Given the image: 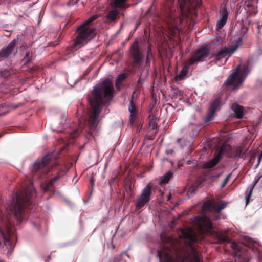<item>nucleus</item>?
Returning <instances> with one entry per match:
<instances>
[{
	"label": "nucleus",
	"instance_id": "obj_1",
	"mask_svg": "<svg viewBox=\"0 0 262 262\" xmlns=\"http://www.w3.org/2000/svg\"><path fill=\"white\" fill-rule=\"evenodd\" d=\"M30 193L25 189L15 193L11 204L6 207L7 212L1 219L3 227L0 226V233L8 249L12 247L13 226L20 224L24 219V208L30 205Z\"/></svg>",
	"mask_w": 262,
	"mask_h": 262
},
{
	"label": "nucleus",
	"instance_id": "obj_2",
	"mask_svg": "<svg viewBox=\"0 0 262 262\" xmlns=\"http://www.w3.org/2000/svg\"><path fill=\"white\" fill-rule=\"evenodd\" d=\"M114 88L112 81L108 79L93 87L91 95H89L88 101L92 107V111L88 120V130L85 134V137L90 140L94 138L97 133V121L102 107L107 101L113 97Z\"/></svg>",
	"mask_w": 262,
	"mask_h": 262
},
{
	"label": "nucleus",
	"instance_id": "obj_3",
	"mask_svg": "<svg viewBox=\"0 0 262 262\" xmlns=\"http://www.w3.org/2000/svg\"><path fill=\"white\" fill-rule=\"evenodd\" d=\"M180 236L185 240L186 247L176 250L174 256L158 251L160 262H201L200 255L193 245L198 238L192 229H181Z\"/></svg>",
	"mask_w": 262,
	"mask_h": 262
},
{
	"label": "nucleus",
	"instance_id": "obj_4",
	"mask_svg": "<svg viewBox=\"0 0 262 262\" xmlns=\"http://www.w3.org/2000/svg\"><path fill=\"white\" fill-rule=\"evenodd\" d=\"M56 157L53 154H49L41 160H37L33 165L32 172L33 177L40 179L47 174L51 169L55 167L58 163L55 162Z\"/></svg>",
	"mask_w": 262,
	"mask_h": 262
},
{
	"label": "nucleus",
	"instance_id": "obj_5",
	"mask_svg": "<svg viewBox=\"0 0 262 262\" xmlns=\"http://www.w3.org/2000/svg\"><path fill=\"white\" fill-rule=\"evenodd\" d=\"M76 36L73 43L74 47L83 46L94 38L97 34L96 29L92 28L80 27L79 25L76 30Z\"/></svg>",
	"mask_w": 262,
	"mask_h": 262
},
{
	"label": "nucleus",
	"instance_id": "obj_6",
	"mask_svg": "<svg viewBox=\"0 0 262 262\" xmlns=\"http://www.w3.org/2000/svg\"><path fill=\"white\" fill-rule=\"evenodd\" d=\"M129 53L132 59V66L134 68L140 66L143 60V53L141 50L138 40H136L130 45Z\"/></svg>",
	"mask_w": 262,
	"mask_h": 262
},
{
	"label": "nucleus",
	"instance_id": "obj_7",
	"mask_svg": "<svg viewBox=\"0 0 262 262\" xmlns=\"http://www.w3.org/2000/svg\"><path fill=\"white\" fill-rule=\"evenodd\" d=\"M210 49L208 46L201 47L192 53L191 57L188 60V66H191L198 62H203L208 56Z\"/></svg>",
	"mask_w": 262,
	"mask_h": 262
},
{
	"label": "nucleus",
	"instance_id": "obj_8",
	"mask_svg": "<svg viewBox=\"0 0 262 262\" xmlns=\"http://www.w3.org/2000/svg\"><path fill=\"white\" fill-rule=\"evenodd\" d=\"M194 224L202 234H210L213 228L210 220L206 217L198 216L194 219Z\"/></svg>",
	"mask_w": 262,
	"mask_h": 262
},
{
	"label": "nucleus",
	"instance_id": "obj_9",
	"mask_svg": "<svg viewBox=\"0 0 262 262\" xmlns=\"http://www.w3.org/2000/svg\"><path fill=\"white\" fill-rule=\"evenodd\" d=\"M152 187V185L148 184L142 190L141 194L138 196L136 200L135 206L137 210L141 209L150 201Z\"/></svg>",
	"mask_w": 262,
	"mask_h": 262
},
{
	"label": "nucleus",
	"instance_id": "obj_10",
	"mask_svg": "<svg viewBox=\"0 0 262 262\" xmlns=\"http://www.w3.org/2000/svg\"><path fill=\"white\" fill-rule=\"evenodd\" d=\"M244 81L242 74L239 73V68L234 71L224 82V85L228 86L233 85V90L238 89Z\"/></svg>",
	"mask_w": 262,
	"mask_h": 262
},
{
	"label": "nucleus",
	"instance_id": "obj_11",
	"mask_svg": "<svg viewBox=\"0 0 262 262\" xmlns=\"http://www.w3.org/2000/svg\"><path fill=\"white\" fill-rule=\"evenodd\" d=\"M238 46L234 45L229 47H224L219 50L216 54H211V57H214L216 60H220L222 58H229L237 49Z\"/></svg>",
	"mask_w": 262,
	"mask_h": 262
},
{
	"label": "nucleus",
	"instance_id": "obj_12",
	"mask_svg": "<svg viewBox=\"0 0 262 262\" xmlns=\"http://www.w3.org/2000/svg\"><path fill=\"white\" fill-rule=\"evenodd\" d=\"M221 99L219 98H215L210 104L208 108L207 115L205 119V123H207L212 120L215 116L216 112L219 109L221 105Z\"/></svg>",
	"mask_w": 262,
	"mask_h": 262
},
{
	"label": "nucleus",
	"instance_id": "obj_13",
	"mask_svg": "<svg viewBox=\"0 0 262 262\" xmlns=\"http://www.w3.org/2000/svg\"><path fill=\"white\" fill-rule=\"evenodd\" d=\"M258 0H245L244 4L245 12L247 16L255 15L257 13V4Z\"/></svg>",
	"mask_w": 262,
	"mask_h": 262
},
{
	"label": "nucleus",
	"instance_id": "obj_14",
	"mask_svg": "<svg viewBox=\"0 0 262 262\" xmlns=\"http://www.w3.org/2000/svg\"><path fill=\"white\" fill-rule=\"evenodd\" d=\"M18 41V37L12 40L5 48L2 50L0 52V61L4 59L9 57L13 52Z\"/></svg>",
	"mask_w": 262,
	"mask_h": 262
},
{
	"label": "nucleus",
	"instance_id": "obj_15",
	"mask_svg": "<svg viewBox=\"0 0 262 262\" xmlns=\"http://www.w3.org/2000/svg\"><path fill=\"white\" fill-rule=\"evenodd\" d=\"M149 118L148 132L151 135V137L149 138V139L151 140L158 132L159 126H157V124L159 119L154 115H150Z\"/></svg>",
	"mask_w": 262,
	"mask_h": 262
},
{
	"label": "nucleus",
	"instance_id": "obj_16",
	"mask_svg": "<svg viewBox=\"0 0 262 262\" xmlns=\"http://www.w3.org/2000/svg\"><path fill=\"white\" fill-rule=\"evenodd\" d=\"M178 4L181 12H183L188 5L195 8L200 7L201 0H179Z\"/></svg>",
	"mask_w": 262,
	"mask_h": 262
},
{
	"label": "nucleus",
	"instance_id": "obj_17",
	"mask_svg": "<svg viewBox=\"0 0 262 262\" xmlns=\"http://www.w3.org/2000/svg\"><path fill=\"white\" fill-rule=\"evenodd\" d=\"M228 16V13L226 8H223L220 11V18L216 23V27L218 29H221L226 24Z\"/></svg>",
	"mask_w": 262,
	"mask_h": 262
},
{
	"label": "nucleus",
	"instance_id": "obj_18",
	"mask_svg": "<svg viewBox=\"0 0 262 262\" xmlns=\"http://www.w3.org/2000/svg\"><path fill=\"white\" fill-rule=\"evenodd\" d=\"M135 93V92H134L133 96ZM133 96L132 97V98ZM128 110L130 113V121L133 123L136 118V113H137V107L135 103L134 102L133 98L131 99L129 104L128 105Z\"/></svg>",
	"mask_w": 262,
	"mask_h": 262
},
{
	"label": "nucleus",
	"instance_id": "obj_19",
	"mask_svg": "<svg viewBox=\"0 0 262 262\" xmlns=\"http://www.w3.org/2000/svg\"><path fill=\"white\" fill-rule=\"evenodd\" d=\"M231 109L233 111L236 118L241 119L244 115V107L237 103L232 104Z\"/></svg>",
	"mask_w": 262,
	"mask_h": 262
},
{
	"label": "nucleus",
	"instance_id": "obj_20",
	"mask_svg": "<svg viewBox=\"0 0 262 262\" xmlns=\"http://www.w3.org/2000/svg\"><path fill=\"white\" fill-rule=\"evenodd\" d=\"M232 147L228 144H223L219 149V152L217 155V156H220V158L222 157L223 154H227L229 157V155L232 150Z\"/></svg>",
	"mask_w": 262,
	"mask_h": 262
},
{
	"label": "nucleus",
	"instance_id": "obj_21",
	"mask_svg": "<svg viewBox=\"0 0 262 262\" xmlns=\"http://www.w3.org/2000/svg\"><path fill=\"white\" fill-rule=\"evenodd\" d=\"M58 181L57 177H54L48 182H45L41 184V188L45 192L52 191L54 183Z\"/></svg>",
	"mask_w": 262,
	"mask_h": 262
},
{
	"label": "nucleus",
	"instance_id": "obj_22",
	"mask_svg": "<svg viewBox=\"0 0 262 262\" xmlns=\"http://www.w3.org/2000/svg\"><path fill=\"white\" fill-rule=\"evenodd\" d=\"M220 159V156H217L216 155L212 159L204 163L203 165V168L204 169H210L213 168L218 163Z\"/></svg>",
	"mask_w": 262,
	"mask_h": 262
},
{
	"label": "nucleus",
	"instance_id": "obj_23",
	"mask_svg": "<svg viewBox=\"0 0 262 262\" xmlns=\"http://www.w3.org/2000/svg\"><path fill=\"white\" fill-rule=\"evenodd\" d=\"M173 176V173L168 171L164 175L160 178V185L161 186L164 185L168 183L170 179Z\"/></svg>",
	"mask_w": 262,
	"mask_h": 262
},
{
	"label": "nucleus",
	"instance_id": "obj_24",
	"mask_svg": "<svg viewBox=\"0 0 262 262\" xmlns=\"http://www.w3.org/2000/svg\"><path fill=\"white\" fill-rule=\"evenodd\" d=\"M227 205V203L224 201L219 202L218 203L212 205V208L217 213H220L222 210L224 209Z\"/></svg>",
	"mask_w": 262,
	"mask_h": 262
},
{
	"label": "nucleus",
	"instance_id": "obj_25",
	"mask_svg": "<svg viewBox=\"0 0 262 262\" xmlns=\"http://www.w3.org/2000/svg\"><path fill=\"white\" fill-rule=\"evenodd\" d=\"M231 247L234 250L233 254L234 256H237L239 257H242L241 254V247L238 244H237L235 242H232L231 243Z\"/></svg>",
	"mask_w": 262,
	"mask_h": 262
},
{
	"label": "nucleus",
	"instance_id": "obj_26",
	"mask_svg": "<svg viewBox=\"0 0 262 262\" xmlns=\"http://www.w3.org/2000/svg\"><path fill=\"white\" fill-rule=\"evenodd\" d=\"M127 0H114V6L119 9H126L129 7V5L126 4Z\"/></svg>",
	"mask_w": 262,
	"mask_h": 262
},
{
	"label": "nucleus",
	"instance_id": "obj_27",
	"mask_svg": "<svg viewBox=\"0 0 262 262\" xmlns=\"http://www.w3.org/2000/svg\"><path fill=\"white\" fill-rule=\"evenodd\" d=\"M189 66H185L181 71L179 75L176 76L175 79L176 80H182L186 76L189 70Z\"/></svg>",
	"mask_w": 262,
	"mask_h": 262
},
{
	"label": "nucleus",
	"instance_id": "obj_28",
	"mask_svg": "<svg viewBox=\"0 0 262 262\" xmlns=\"http://www.w3.org/2000/svg\"><path fill=\"white\" fill-rule=\"evenodd\" d=\"M216 239L218 242L217 243L223 244L225 242H230V239L228 236L222 233H217L216 235Z\"/></svg>",
	"mask_w": 262,
	"mask_h": 262
},
{
	"label": "nucleus",
	"instance_id": "obj_29",
	"mask_svg": "<svg viewBox=\"0 0 262 262\" xmlns=\"http://www.w3.org/2000/svg\"><path fill=\"white\" fill-rule=\"evenodd\" d=\"M260 179V177H258V176L255 178V179L253 182V186L251 187V188L250 189L249 192L248 194L246 195V205L249 203L250 198L251 196L253 189L254 187L256 185V184L258 183Z\"/></svg>",
	"mask_w": 262,
	"mask_h": 262
},
{
	"label": "nucleus",
	"instance_id": "obj_30",
	"mask_svg": "<svg viewBox=\"0 0 262 262\" xmlns=\"http://www.w3.org/2000/svg\"><path fill=\"white\" fill-rule=\"evenodd\" d=\"M242 152V148L241 146H237L235 148H232V150L229 157L230 158L239 157Z\"/></svg>",
	"mask_w": 262,
	"mask_h": 262
},
{
	"label": "nucleus",
	"instance_id": "obj_31",
	"mask_svg": "<svg viewBox=\"0 0 262 262\" xmlns=\"http://www.w3.org/2000/svg\"><path fill=\"white\" fill-rule=\"evenodd\" d=\"M119 14V13L117 10H112L108 12L106 16V18L111 21H114L116 19Z\"/></svg>",
	"mask_w": 262,
	"mask_h": 262
},
{
	"label": "nucleus",
	"instance_id": "obj_32",
	"mask_svg": "<svg viewBox=\"0 0 262 262\" xmlns=\"http://www.w3.org/2000/svg\"><path fill=\"white\" fill-rule=\"evenodd\" d=\"M98 18V15H94L90 17L89 18L85 20L80 25V27L90 28V24Z\"/></svg>",
	"mask_w": 262,
	"mask_h": 262
},
{
	"label": "nucleus",
	"instance_id": "obj_33",
	"mask_svg": "<svg viewBox=\"0 0 262 262\" xmlns=\"http://www.w3.org/2000/svg\"><path fill=\"white\" fill-rule=\"evenodd\" d=\"M205 181V179H199L197 180L193 185L190 188L188 193H193L194 192L196 189L201 187L202 184Z\"/></svg>",
	"mask_w": 262,
	"mask_h": 262
},
{
	"label": "nucleus",
	"instance_id": "obj_34",
	"mask_svg": "<svg viewBox=\"0 0 262 262\" xmlns=\"http://www.w3.org/2000/svg\"><path fill=\"white\" fill-rule=\"evenodd\" d=\"M128 76V74L126 73H121L119 74L117 77L116 80V85L118 87L119 85L121 84L122 81L124 80Z\"/></svg>",
	"mask_w": 262,
	"mask_h": 262
},
{
	"label": "nucleus",
	"instance_id": "obj_35",
	"mask_svg": "<svg viewBox=\"0 0 262 262\" xmlns=\"http://www.w3.org/2000/svg\"><path fill=\"white\" fill-rule=\"evenodd\" d=\"M152 58V54L151 52V49L150 47L148 48L146 58V66L149 67L151 60Z\"/></svg>",
	"mask_w": 262,
	"mask_h": 262
},
{
	"label": "nucleus",
	"instance_id": "obj_36",
	"mask_svg": "<svg viewBox=\"0 0 262 262\" xmlns=\"http://www.w3.org/2000/svg\"><path fill=\"white\" fill-rule=\"evenodd\" d=\"M205 176H206L208 179H213L214 178H218L220 176V174H216L214 172L208 170L206 171Z\"/></svg>",
	"mask_w": 262,
	"mask_h": 262
},
{
	"label": "nucleus",
	"instance_id": "obj_37",
	"mask_svg": "<svg viewBox=\"0 0 262 262\" xmlns=\"http://www.w3.org/2000/svg\"><path fill=\"white\" fill-rule=\"evenodd\" d=\"M32 57V52H28L26 53L25 57L23 58V61L25 63H29L31 60Z\"/></svg>",
	"mask_w": 262,
	"mask_h": 262
},
{
	"label": "nucleus",
	"instance_id": "obj_38",
	"mask_svg": "<svg viewBox=\"0 0 262 262\" xmlns=\"http://www.w3.org/2000/svg\"><path fill=\"white\" fill-rule=\"evenodd\" d=\"M82 131V128L81 127H79L78 129L74 130L72 132L70 133V137L71 138H75Z\"/></svg>",
	"mask_w": 262,
	"mask_h": 262
},
{
	"label": "nucleus",
	"instance_id": "obj_39",
	"mask_svg": "<svg viewBox=\"0 0 262 262\" xmlns=\"http://www.w3.org/2000/svg\"><path fill=\"white\" fill-rule=\"evenodd\" d=\"M10 75V72L8 70L5 69L0 71V76L2 77L7 78Z\"/></svg>",
	"mask_w": 262,
	"mask_h": 262
},
{
	"label": "nucleus",
	"instance_id": "obj_40",
	"mask_svg": "<svg viewBox=\"0 0 262 262\" xmlns=\"http://www.w3.org/2000/svg\"><path fill=\"white\" fill-rule=\"evenodd\" d=\"M231 177V173H229L227 176V177L224 179V181L223 182L222 184L221 185V189L223 188L226 186V185L228 182L229 179H230Z\"/></svg>",
	"mask_w": 262,
	"mask_h": 262
},
{
	"label": "nucleus",
	"instance_id": "obj_41",
	"mask_svg": "<svg viewBox=\"0 0 262 262\" xmlns=\"http://www.w3.org/2000/svg\"><path fill=\"white\" fill-rule=\"evenodd\" d=\"M66 172H67V171L65 170H64L63 169H60L58 171L57 175L56 176H55V177H57L58 180L61 177L64 176L66 173Z\"/></svg>",
	"mask_w": 262,
	"mask_h": 262
},
{
	"label": "nucleus",
	"instance_id": "obj_42",
	"mask_svg": "<svg viewBox=\"0 0 262 262\" xmlns=\"http://www.w3.org/2000/svg\"><path fill=\"white\" fill-rule=\"evenodd\" d=\"M261 157H262V154L260 155V156H259L258 158V162H257V164L255 165V168H257L258 167V165L259 164Z\"/></svg>",
	"mask_w": 262,
	"mask_h": 262
},
{
	"label": "nucleus",
	"instance_id": "obj_43",
	"mask_svg": "<svg viewBox=\"0 0 262 262\" xmlns=\"http://www.w3.org/2000/svg\"><path fill=\"white\" fill-rule=\"evenodd\" d=\"M117 177L112 178L110 180V184L111 185V184L113 183L117 180Z\"/></svg>",
	"mask_w": 262,
	"mask_h": 262
},
{
	"label": "nucleus",
	"instance_id": "obj_44",
	"mask_svg": "<svg viewBox=\"0 0 262 262\" xmlns=\"http://www.w3.org/2000/svg\"><path fill=\"white\" fill-rule=\"evenodd\" d=\"M242 8H241V7L240 8L237 10V11L236 12L237 14H240L242 12Z\"/></svg>",
	"mask_w": 262,
	"mask_h": 262
},
{
	"label": "nucleus",
	"instance_id": "obj_45",
	"mask_svg": "<svg viewBox=\"0 0 262 262\" xmlns=\"http://www.w3.org/2000/svg\"><path fill=\"white\" fill-rule=\"evenodd\" d=\"M248 69V68L247 67H244L243 70H242V72L243 73H244L245 72H246V71H247V70Z\"/></svg>",
	"mask_w": 262,
	"mask_h": 262
},
{
	"label": "nucleus",
	"instance_id": "obj_46",
	"mask_svg": "<svg viewBox=\"0 0 262 262\" xmlns=\"http://www.w3.org/2000/svg\"><path fill=\"white\" fill-rule=\"evenodd\" d=\"M170 198H171V194H169V195L168 196V198H167V201H169L170 200Z\"/></svg>",
	"mask_w": 262,
	"mask_h": 262
},
{
	"label": "nucleus",
	"instance_id": "obj_47",
	"mask_svg": "<svg viewBox=\"0 0 262 262\" xmlns=\"http://www.w3.org/2000/svg\"><path fill=\"white\" fill-rule=\"evenodd\" d=\"M118 261V258L115 257L114 258L113 262H117Z\"/></svg>",
	"mask_w": 262,
	"mask_h": 262
},
{
	"label": "nucleus",
	"instance_id": "obj_48",
	"mask_svg": "<svg viewBox=\"0 0 262 262\" xmlns=\"http://www.w3.org/2000/svg\"><path fill=\"white\" fill-rule=\"evenodd\" d=\"M137 82H138V83H140V77L139 78V79H138Z\"/></svg>",
	"mask_w": 262,
	"mask_h": 262
},
{
	"label": "nucleus",
	"instance_id": "obj_49",
	"mask_svg": "<svg viewBox=\"0 0 262 262\" xmlns=\"http://www.w3.org/2000/svg\"><path fill=\"white\" fill-rule=\"evenodd\" d=\"M141 129H142V122H141Z\"/></svg>",
	"mask_w": 262,
	"mask_h": 262
},
{
	"label": "nucleus",
	"instance_id": "obj_50",
	"mask_svg": "<svg viewBox=\"0 0 262 262\" xmlns=\"http://www.w3.org/2000/svg\"><path fill=\"white\" fill-rule=\"evenodd\" d=\"M0 262H6V261L2 260H0Z\"/></svg>",
	"mask_w": 262,
	"mask_h": 262
},
{
	"label": "nucleus",
	"instance_id": "obj_51",
	"mask_svg": "<svg viewBox=\"0 0 262 262\" xmlns=\"http://www.w3.org/2000/svg\"><path fill=\"white\" fill-rule=\"evenodd\" d=\"M259 28H260V25H259V24H258V28L259 29Z\"/></svg>",
	"mask_w": 262,
	"mask_h": 262
},
{
	"label": "nucleus",
	"instance_id": "obj_52",
	"mask_svg": "<svg viewBox=\"0 0 262 262\" xmlns=\"http://www.w3.org/2000/svg\"><path fill=\"white\" fill-rule=\"evenodd\" d=\"M2 136V135H0V137H1Z\"/></svg>",
	"mask_w": 262,
	"mask_h": 262
}]
</instances>
